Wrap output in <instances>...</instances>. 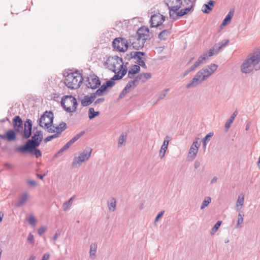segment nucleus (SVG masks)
Instances as JSON below:
<instances>
[{
	"instance_id": "obj_52",
	"label": "nucleus",
	"mask_w": 260,
	"mask_h": 260,
	"mask_svg": "<svg viewBox=\"0 0 260 260\" xmlns=\"http://www.w3.org/2000/svg\"><path fill=\"white\" fill-rule=\"evenodd\" d=\"M71 207V205L68 204V203L67 202H64L62 206V208L63 211H68Z\"/></svg>"
},
{
	"instance_id": "obj_63",
	"label": "nucleus",
	"mask_w": 260,
	"mask_h": 260,
	"mask_svg": "<svg viewBox=\"0 0 260 260\" xmlns=\"http://www.w3.org/2000/svg\"><path fill=\"white\" fill-rule=\"evenodd\" d=\"M50 257V254L48 253H45L42 258V260H48Z\"/></svg>"
},
{
	"instance_id": "obj_11",
	"label": "nucleus",
	"mask_w": 260,
	"mask_h": 260,
	"mask_svg": "<svg viewBox=\"0 0 260 260\" xmlns=\"http://www.w3.org/2000/svg\"><path fill=\"white\" fill-rule=\"evenodd\" d=\"M146 41V39L142 38L135 34L129 37L128 42V44H130L133 48L139 50L143 47Z\"/></svg>"
},
{
	"instance_id": "obj_14",
	"label": "nucleus",
	"mask_w": 260,
	"mask_h": 260,
	"mask_svg": "<svg viewBox=\"0 0 260 260\" xmlns=\"http://www.w3.org/2000/svg\"><path fill=\"white\" fill-rule=\"evenodd\" d=\"M172 26V22H169L167 24L166 26V28L165 25H161V27L159 28L160 29H162L161 31L158 35V38L160 40L165 41L167 40V38L171 34V29Z\"/></svg>"
},
{
	"instance_id": "obj_58",
	"label": "nucleus",
	"mask_w": 260,
	"mask_h": 260,
	"mask_svg": "<svg viewBox=\"0 0 260 260\" xmlns=\"http://www.w3.org/2000/svg\"><path fill=\"white\" fill-rule=\"evenodd\" d=\"M164 211H161L160 212H159L157 215L156 216L155 219V222L157 221L163 215L164 213Z\"/></svg>"
},
{
	"instance_id": "obj_41",
	"label": "nucleus",
	"mask_w": 260,
	"mask_h": 260,
	"mask_svg": "<svg viewBox=\"0 0 260 260\" xmlns=\"http://www.w3.org/2000/svg\"><path fill=\"white\" fill-rule=\"evenodd\" d=\"M192 6L181 10L178 12L179 16H183L187 14L192 8Z\"/></svg>"
},
{
	"instance_id": "obj_29",
	"label": "nucleus",
	"mask_w": 260,
	"mask_h": 260,
	"mask_svg": "<svg viewBox=\"0 0 260 260\" xmlns=\"http://www.w3.org/2000/svg\"><path fill=\"white\" fill-rule=\"evenodd\" d=\"M237 115V112L235 111L233 114L231 116L230 118L227 120L225 124V131L228 132L229 128L231 126V124L233 123V121L235 119V117Z\"/></svg>"
},
{
	"instance_id": "obj_37",
	"label": "nucleus",
	"mask_w": 260,
	"mask_h": 260,
	"mask_svg": "<svg viewBox=\"0 0 260 260\" xmlns=\"http://www.w3.org/2000/svg\"><path fill=\"white\" fill-rule=\"evenodd\" d=\"M44 129H46L49 133H53L56 132V127L53 123L45 127Z\"/></svg>"
},
{
	"instance_id": "obj_46",
	"label": "nucleus",
	"mask_w": 260,
	"mask_h": 260,
	"mask_svg": "<svg viewBox=\"0 0 260 260\" xmlns=\"http://www.w3.org/2000/svg\"><path fill=\"white\" fill-rule=\"evenodd\" d=\"M243 222V214H241L240 213H239L238 216V220H237V228L240 227L239 225L240 224H242Z\"/></svg>"
},
{
	"instance_id": "obj_31",
	"label": "nucleus",
	"mask_w": 260,
	"mask_h": 260,
	"mask_svg": "<svg viewBox=\"0 0 260 260\" xmlns=\"http://www.w3.org/2000/svg\"><path fill=\"white\" fill-rule=\"evenodd\" d=\"M56 133L60 135L61 133L67 128V124L61 122L58 125H56Z\"/></svg>"
},
{
	"instance_id": "obj_54",
	"label": "nucleus",
	"mask_w": 260,
	"mask_h": 260,
	"mask_svg": "<svg viewBox=\"0 0 260 260\" xmlns=\"http://www.w3.org/2000/svg\"><path fill=\"white\" fill-rule=\"evenodd\" d=\"M129 82L131 83L133 89L137 86L139 84V81L136 80L135 78L133 80L130 81Z\"/></svg>"
},
{
	"instance_id": "obj_45",
	"label": "nucleus",
	"mask_w": 260,
	"mask_h": 260,
	"mask_svg": "<svg viewBox=\"0 0 260 260\" xmlns=\"http://www.w3.org/2000/svg\"><path fill=\"white\" fill-rule=\"evenodd\" d=\"M28 221L30 225L34 226L36 225L37 220L32 215H30L28 219Z\"/></svg>"
},
{
	"instance_id": "obj_61",
	"label": "nucleus",
	"mask_w": 260,
	"mask_h": 260,
	"mask_svg": "<svg viewBox=\"0 0 260 260\" xmlns=\"http://www.w3.org/2000/svg\"><path fill=\"white\" fill-rule=\"evenodd\" d=\"M105 101V99L103 98H99L94 102V105H96L100 103L103 102Z\"/></svg>"
},
{
	"instance_id": "obj_8",
	"label": "nucleus",
	"mask_w": 260,
	"mask_h": 260,
	"mask_svg": "<svg viewBox=\"0 0 260 260\" xmlns=\"http://www.w3.org/2000/svg\"><path fill=\"white\" fill-rule=\"evenodd\" d=\"M145 55V53L143 52L133 51L129 54H127L124 58L127 60L134 58L136 60L135 62L138 64L137 65L141 66L143 68L146 69L147 66L145 63L144 59L142 57V56Z\"/></svg>"
},
{
	"instance_id": "obj_34",
	"label": "nucleus",
	"mask_w": 260,
	"mask_h": 260,
	"mask_svg": "<svg viewBox=\"0 0 260 260\" xmlns=\"http://www.w3.org/2000/svg\"><path fill=\"white\" fill-rule=\"evenodd\" d=\"M99 111L95 112L93 108H90L88 111V117L90 119L94 118L95 117L100 115Z\"/></svg>"
},
{
	"instance_id": "obj_24",
	"label": "nucleus",
	"mask_w": 260,
	"mask_h": 260,
	"mask_svg": "<svg viewBox=\"0 0 260 260\" xmlns=\"http://www.w3.org/2000/svg\"><path fill=\"white\" fill-rule=\"evenodd\" d=\"M28 198V195L27 193H24L20 196L18 202L16 204L15 206L17 207H21L23 206L26 202Z\"/></svg>"
},
{
	"instance_id": "obj_17",
	"label": "nucleus",
	"mask_w": 260,
	"mask_h": 260,
	"mask_svg": "<svg viewBox=\"0 0 260 260\" xmlns=\"http://www.w3.org/2000/svg\"><path fill=\"white\" fill-rule=\"evenodd\" d=\"M88 83L87 84L88 88L94 89L97 88L101 84V81L99 78L95 75L90 76V77L88 78Z\"/></svg>"
},
{
	"instance_id": "obj_12",
	"label": "nucleus",
	"mask_w": 260,
	"mask_h": 260,
	"mask_svg": "<svg viewBox=\"0 0 260 260\" xmlns=\"http://www.w3.org/2000/svg\"><path fill=\"white\" fill-rule=\"evenodd\" d=\"M32 122L29 119H27L24 123V128L22 131L19 132L21 137L23 139H27L30 138L32 134Z\"/></svg>"
},
{
	"instance_id": "obj_42",
	"label": "nucleus",
	"mask_w": 260,
	"mask_h": 260,
	"mask_svg": "<svg viewBox=\"0 0 260 260\" xmlns=\"http://www.w3.org/2000/svg\"><path fill=\"white\" fill-rule=\"evenodd\" d=\"M129 71L132 72L133 74H136L140 71V67L137 64H135L132 67V68L129 70Z\"/></svg>"
},
{
	"instance_id": "obj_38",
	"label": "nucleus",
	"mask_w": 260,
	"mask_h": 260,
	"mask_svg": "<svg viewBox=\"0 0 260 260\" xmlns=\"http://www.w3.org/2000/svg\"><path fill=\"white\" fill-rule=\"evenodd\" d=\"M85 134V131L81 132L80 133L77 134L72 139H71L69 141L70 143L72 144H74L76 141H77L81 137H82Z\"/></svg>"
},
{
	"instance_id": "obj_20",
	"label": "nucleus",
	"mask_w": 260,
	"mask_h": 260,
	"mask_svg": "<svg viewBox=\"0 0 260 260\" xmlns=\"http://www.w3.org/2000/svg\"><path fill=\"white\" fill-rule=\"evenodd\" d=\"M23 125V121L19 116L14 117L13 119V126L17 133L22 131Z\"/></svg>"
},
{
	"instance_id": "obj_2",
	"label": "nucleus",
	"mask_w": 260,
	"mask_h": 260,
	"mask_svg": "<svg viewBox=\"0 0 260 260\" xmlns=\"http://www.w3.org/2000/svg\"><path fill=\"white\" fill-rule=\"evenodd\" d=\"M260 62V51L254 53L244 60L241 66L242 73L249 74L253 71L254 67Z\"/></svg>"
},
{
	"instance_id": "obj_55",
	"label": "nucleus",
	"mask_w": 260,
	"mask_h": 260,
	"mask_svg": "<svg viewBox=\"0 0 260 260\" xmlns=\"http://www.w3.org/2000/svg\"><path fill=\"white\" fill-rule=\"evenodd\" d=\"M122 77H120V72H116L115 75L113 77L112 79L111 80H112L114 82L115 80H119L121 79Z\"/></svg>"
},
{
	"instance_id": "obj_30",
	"label": "nucleus",
	"mask_w": 260,
	"mask_h": 260,
	"mask_svg": "<svg viewBox=\"0 0 260 260\" xmlns=\"http://www.w3.org/2000/svg\"><path fill=\"white\" fill-rule=\"evenodd\" d=\"M116 201L114 198H111L108 201V209L110 211L113 212L116 209Z\"/></svg>"
},
{
	"instance_id": "obj_7",
	"label": "nucleus",
	"mask_w": 260,
	"mask_h": 260,
	"mask_svg": "<svg viewBox=\"0 0 260 260\" xmlns=\"http://www.w3.org/2000/svg\"><path fill=\"white\" fill-rule=\"evenodd\" d=\"M107 61L108 68L115 73L123 66L122 58L117 56L109 57Z\"/></svg>"
},
{
	"instance_id": "obj_39",
	"label": "nucleus",
	"mask_w": 260,
	"mask_h": 260,
	"mask_svg": "<svg viewBox=\"0 0 260 260\" xmlns=\"http://www.w3.org/2000/svg\"><path fill=\"white\" fill-rule=\"evenodd\" d=\"M211 201V199L210 197H206L202 204V205L201 206V209L202 210L204 209L206 207L208 206V205L210 203Z\"/></svg>"
},
{
	"instance_id": "obj_16",
	"label": "nucleus",
	"mask_w": 260,
	"mask_h": 260,
	"mask_svg": "<svg viewBox=\"0 0 260 260\" xmlns=\"http://www.w3.org/2000/svg\"><path fill=\"white\" fill-rule=\"evenodd\" d=\"M37 147L28 148L24 149V147H18L16 150L21 153H25L29 152L31 154L34 155L37 158L42 156V153L39 149H36Z\"/></svg>"
},
{
	"instance_id": "obj_35",
	"label": "nucleus",
	"mask_w": 260,
	"mask_h": 260,
	"mask_svg": "<svg viewBox=\"0 0 260 260\" xmlns=\"http://www.w3.org/2000/svg\"><path fill=\"white\" fill-rule=\"evenodd\" d=\"M178 5H174L173 6H171L169 7L170 10L177 12L179 9L181 8V6L182 5V1L181 0H177Z\"/></svg>"
},
{
	"instance_id": "obj_36",
	"label": "nucleus",
	"mask_w": 260,
	"mask_h": 260,
	"mask_svg": "<svg viewBox=\"0 0 260 260\" xmlns=\"http://www.w3.org/2000/svg\"><path fill=\"white\" fill-rule=\"evenodd\" d=\"M126 139V135L124 133H122L120 136L119 137V139L118 143V147H121L124 143L125 142Z\"/></svg>"
},
{
	"instance_id": "obj_57",
	"label": "nucleus",
	"mask_w": 260,
	"mask_h": 260,
	"mask_svg": "<svg viewBox=\"0 0 260 260\" xmlns=\"http://www.w3.org/2000/svg\"><path fill=\"white\" fill-rule=\"evenodd\" d=\"M27 241L31 244H34V237L32 234L30 233L27 237Z\"/></svg>"
},
{
	"instance_id": "obj_56",
	"label": "nucleus",
	"mask_w": 260,
	"mask_h": 260,
	"mask_svg": "<svg viewBox=\"0 0 260 260\" xmlns=\"http://www.w3.org/2000/svg\"><path fill=\"white\" fill-rule=\"evenodd\" d=\"M46 230V226H41V228H40L38 230V234L40 235V236H41L42 235H43L44 234V233L45 232V231Z\"/></svg>"
},
{
	"instance_id": "obj_6",
	"label": "nucleus",
	"mask_w": 260,
	"mask_h": 260,
	"mask_svg": "<svg viewBox=\"0 0 260 260\" xmlns=\"http://www.w3.org/2000/svg\"><path fill=\"white\" fill-rule=\"evenodd\" d=\"M92 149L89 147L86 148L78 156L75 157L72 163L73 168H78L82 162L88 160L91 156Z\"/></svg>"
},
{
	"instance_id": "obj_22",
	"label": "nucleus",
	"mask_w": 260,
	"mask_h": 260,
	"mask_svg": "<svg viewBox=\"0 0 260 260\" xmlns=\"http://www.w3.org/2000/svg\"><path fill=\"white\" fill-rule=\"evenodd\" d=\"M95 99L94 94H91L90 96L85 95L81 100V104L83 106L86 107L91 104Z\"/></svg>"
},
{
	"instance_id": "obj_32",
	"label": "nucleus",
	"mask_w": 260,
	"mask_h": 260,
	"mask_svg": "<svg viewBox=\"0 0 260 260\" xmlns=\"http://www.w3.org/2000/svg\"><path fill=\"white\" fill-rule=\"evenodd\" d=\"M115 84V82L112 80L107 81L105 84L102 85L100 89L105 93L106 90L108 87H111L113 86Z\"/></svg>"
},
{
	"instance_id": "obj_23",
	"label": "nucleus",
	"mask_w": 260,
	"mask_h": 260,
	"mask_svg": "<svg viewBox=\"0 0 260 260\" xmlns=\"http://www.w3.org/2000/svg\"><path fill=\"white\" fill-rule=\"evenodd\" d=\"M215 3L214 1L210 0L207 4H204L203 6L202 11L204 13L208 14L213 9V7Z\"/></svg>"
},
{
	"instance_id": "obj_5",
	"label": "nucleus",
	"mask_w": 260,
	"mask_h": 260,
	"mask_svg": "<svg viewBox=\"0 0 260 260\" xmlns=\"http://www.w3.org/2000/svg\"><path fill=\"white\" fill-rule=\"evenodd\" d=\"M43 139V133L41 131H37L34 133L30 139H28L24 145L20 147H24V149L28 148L38 147L41 144Z\"/></svg>"
},
{
	"instance_id": "obj_53",
	"label": "nucleus",
	"mask_w": 260,
	"mask_h": 260,
	"mask_svg": "<svg viewBox=\"0 0 260 260\" xmlns=\"http://www.w3.org/2000/svg\"><path fill=\"white\" fill-rule=\"evenodd\" d=\"M119 70H120L118 71V72H120V77H123L126 74V72H127L126 67L123 68L122 67V68H120Z\"/></svg>"
},
{
	"instance_id": "obj_26",
	"label": "nucleus",
	"mask_w": 260,
	"mask_h": 260,
	"mask_svg": "<svg viewBox=\"0 0 260 260\" xmlns=\"http://www.w3.org/2000/svg\"><path fill=\"white\" fill-rule=\"evenodd\" d=\"M209 57L208 52H205L199 57L195 63L199 67L200 65L205 63Z\"/></svg>"
},
{
	"instance_id": "obj_9",
	"label": "nucleus",
	"mask_w": 260,
	"mask_h": 260,
	"mask_svg": "<svg viewBox=\"0 0 260 260\" xmlns=\"http://www.w3.org/2000/svg\"><path fill=\"white\" fill-rule=\"evenodd\" d=\"M53 113L51 111H46L41 116L39 120V124L40 127L44 128L45 127L53 123Z\"/></svg>"
},
{
	"instance_id": "obj_59",
	"label": "nucleus",
	"mask_w": 260,
	"mask_h": 260,
	"mask_svg": "<svg viewBox=\"0 0 260 260\" xmlns=\"http://www.w3.org/2000/svg\"><path fill=\"white\" fill-rule=\"evenodd\" d=\"M194 169H198L201 166V162L199 160H196L194 162Z\"/></svg>"
},
{
	"instance_id": "obj_62",
	"label": "nucleus",
	"mask_w": 260,
	"mask_h": 260,
	"mask_svg": "<svg viewBox=\"0 0 260 260\" xmlns=\"http://www.w3.org/2000/svg\"><path fill=\"white\" fill-rule=\"evenodd\" d=\"M199 66H197V64L194 63L192 66H191L190 68L188 69L189 71L190 72H192V71H193L194 70H195V69L198 68Z\"/></svg>"
},
{
	"instance_id": "obj_47",
	"label": "nucleus",
	"mask_w": 260,
	"mask_h": 260,
	"mask_svg": "<svg viewBox=\"0 0 260 260\" xmlns=\"http://www.w3.org/2000/svg\"><path fill=\"white\" fill-rule=\"evenodd\" d=\"M72 144L71 143H70V142L69 141L68 143H67L59 151H58V153H61V152H63V151L67 150L68 148H70V147L72 145Z\"/></svg>"
},
{
	"instance_id": "obj_10",
	"label": "nucleus",
	"mask_w": 260,
	"mask_h": 260,
	"mask_svg": "<svg viewBox=\"0 0 260 260\" xmlns=\"http://www.w3.org/2000/svg\"><path fill=\"white\" fill-rule=\"evenodd\" d=\"M112 46L115 50L120 52H125L127 50L128 42L122 38H117L113 40Z\"/></svg>"
},
{
	"instance_id": "obj_18",
	"label": "nucleus",
	"mask_w": 260,
	"mask_h": 260,
	"mask_svg": "<svg viewBox=\"0 0 260 260\" xmlns=\"http://www.w3.org/2000/svg\"><path fill=\"white\" fill-rule=\"evenodd\" d=\"M200 146V143L198 141H194L189 149L188 157L191 158V160L194 159L197 156Z\"/></svg>"
},
{
	"instance_id": "obj_33",
	"label": "nucleus",
	"mask_w": 260,
	"mask_h": 260,
	"mask_svg": "<svg viewBox=\"0 0 260 260\" xmlns=\"http://www.w3.org/2000/svg\"><path fill=\"white\" fill-rule=\"evenodd\" d=\"M169 141H170L169 137L166 136L165 138L163 144L162 145L160 150L164 151V152H166V151L168 149V146Z\"/></svg>"
},
{
	"instance_id": "obj_4",
	"label": "nucleus",
	"mask_w": 260,
	"mask_h": 260,
	"mask_svg": "<svg viewBox=\"0 0 260 260\" xmlns=\"http://www.w3.org/2000/svg\"><path fill=\"white\" fill-rule=\"evenodd\" d=\"M61 105L67 112L71 113L76 111L78 103L75 97L72 95H66L62 98Z\"/></svg>"
},
{
	"instance_id": "obj_13",
	"label": "nucleus",
	"mask_w": 260,
	"mask_h": 260,
	"mask_svg": "<svg viewBox=\"0 0 260 260\" xmlns=\"http://www.w3.org/2000/svg\"><path fill=\"white\" fill-rule=\"evenodd\" d=\"M229 42V41L228 40H224L214 45V46L208 51V56H212L214 54H217L219 51L223 47L225 46Z\"/></svg>"
},
{
	"instance_id": "obj_28",
	"label": "nucleus",
	"mask_w": 260,
	"mask_h": 260,
	"mask_svg": "<svg viewBox=\"0 0 260 260\" xmlns=\"http://www.w3.org/2000/svg\"><path fill=\"white\" fill-rule=\"evenodd\" d=\"M98 248L97 244L92 243L90 245L89 256L91 259H94L96 256V252Z\"/></svg>"
},
{
	"instance_id": "obj_3",
	"label": "nucleus",
	"mask_w": 260,
	"mask_h": 260,
	"mask_svg": "<svg viewBox=\"0 0 260 260\" xmlns=\"http://www.w3.org/2000/svg\"><path fill=\"white\" fill-rule=\"evenodd\" d=\"M83 82V78L81 74L77 72L69 74L64 81L65 85L69 88L77 89Z\"/></svg>"
},
{
	"instance_id": "obj_40",
	"label": "nucleus",
	"mask_w": 260,
	"mask_h": 260,
	"mask_svg": "<svg viewBox=\"0 0 260 260\" xmlns=\"http://www.w3.org/2000/svg\"><path fill=\"white\" fill-rule=\"evenodd\" d=\"M169 91V88L166 89L164 90L163 91H162L158 95V99L157 100V102L160 100L164 99L166 97V95L168 94Z\"/></svg>"
},
{
	"instance_id": "obj_64",
	"label": "nucleus",
	"mask_w": 260,
	"mask_h": 260,
	"mask_svg": "<svg viewBox=\"0 0 260 260\" xmlns=\"http://www.w3.org/2000/svg\"><path fill=\"white\" fill-rule=\"evenodd\" d=\"M132 87L131 83L128 82L126 85L124 89H126L127 92H129L130 89Z\"/></svg>"
},
{
	"instance_id": "obj_44",
	"label": "nucleus",
	"mask_w": 260,
	"mask_h": 260,
	"mask_svg": "<svg viewBox=\"0 0 260 260\" xmlns=\"http://www.w3.org/2000/svg\"><path fill=\"white\" fill-rule=\"evenodd\" d=\"M221 223V221H218L215 223V224L214 225V226L212 229V231H211V234H214L217 231V230L218 229V228L220 226Z\"/></svg>"
},
{
	"instance_id": "obj_60",
	"label": "nucleus",
	"mask_w": 260,
	"mask_h": 260,
	"mask_svg": "<svg viewBox=\"0 0 260 260\" xmlns=\"http://www.w3.org/2000/svg\"><path fill=\"white\" fill-rule=\"evenodd\" d=\"M27 182L31 186H35L37 185L36 182L34 180H28Z\"/></svg>"
},
{
	"instance_id": "obj_51",
	"label": "nucleus",
	"mask_w": 260,
	"mask_h": 260,
	"mask_svg": "<svg viewBox=\"0 0 260 260\" xmlns=\"http://www.w3.org/2000/svg\"><path fill=\"white\" fill-rule=\"evenodd\" d=\"M143 78L142 79V82L144 83L146 81L151 77V73H143Z\"/></svg>"
},
{
	"instance_id": "obj_43",
	"label": "nucleus",
	"mask_w": 260,
	"mask_h": 260,
	"mask_svg": "<svg viewBox=\"0 0 260 260\" xmlns=\"http://www.w3.org/2000/svg\"><path fill=\"white\" fill-rule=\"evenodd\" d=\"M59 136V135L57 134L56 133L55 134H53L52 135H51V136H48L45 139H44V142L45 143H47L49 141H51L52 139H55V138H56L57 137H58Z\"/></svg>"
},
{
	"instance_id": "obj_15",
	"label": "nucleus",
	"mask_w": 260,
	"mask_h": 260,
	"mask_svg": "<svg viewBox=\"0 0 260 260\" xmlns=\"http://www.w3.org/2000/svg\"><path fill=\"white\" fill-rule=\"evenodd\" d=\"M165 17L160 14L152 15L150 20L151 26L153 27H157L160 25L161 26L162 22L165 21Z\"/></svg>"
},
{
	"instance_id": "obj_25",
	"label": "nucleus",
	"mask_w": 260,
	"mask_h": 260,
	"mask_svg": "<svg viewBox=\"0 0 260 260\" xmlns=\"http://www.w3.org/2000/svg\"><path fill=\"white\" fill-rule=\"evenodd\" d=\"M235 10L234 8L231 9L230 11L229 12L228 14L223 20L221 25L222 26H225L228 23H229L231 22V20L232 18V17L234 16Z\"/></svg>"
},
{
	"instance_id": "obj_21",
	"label": "nucleus",
	"mask_w": 260,
	"mask_h": 260,
	"mask_svg": "<svg viewBox=\"0 0 260 260\" xmlns=\"http://www.w3.org/2000/svg\"><path fill=\"white\" fill-rule=\"evenodd\" d=\"M149 31L148 28L141 27L137 30L136 34L142 38L146 39V40H149L150 39Z\"/></svg>"
},
{
	"instance_id": "obj_1",
	"label": "nucleus",
	"mask_w": 260,
	"mask_h": 260,
	"mask_svg": "<svg viewBox=\"0 0 260 260\" xmlns=\"http://www.w3.org/2000/svg\"><path fill=\"white\" fill-rule=\"evenodd\" d=\"M218 66L213 63L200 70L193 79L186 85L187 88H192L209 78L217 70Z\"/></svg>"
},
{
	"instance_id": "obj_50",
	"label": "nucleus",
	"mask_w": 260,
	"mask_h": 260,
	"mask_svg": "<svg viewBox=\"0 0 260 260\" xmlns=\"http://www.w3.org/2000/svg\"><path fill=\"white\" fill-rule=\"evenodd\" d=\"M105 93L101 89L99 88L95 93H92V94H94L95 96V99L97 96H102L104 95Z\"/></svg>"
},
{
	"instance_id": "obj_49",
	"label": "nucleus",
	"mask_w": 260,
	"mask_h": 260,
	"mask_svg": "<svg viewBox=\"0 0 260 260\" xmlns=\"http://www.w3.org/2000/svg\"><path fill=\"white\" fill-rule=\"evenodd\" d=\"M170 17L171 18L175 20L179 16L178 12H173L171 10L169 11Z\"/></svg>"
},
{
	"instance_id": "obj_19",
	"label": "nucleus",
	"mask_w": 260,
	"mask_h": 260,
	"mask_svg": "<svg viewBox=\"0 0 260 260\" xmlns=\"http://www.w3.org/2000/svg\"><path fill=\"white\" fill-rule=\"evenodd\" d=\"M16 132L13 129L8 131L4 135H0V138L8 142L15 141L16 139Z\"/></svg>"
},
{
	"instance_id": "obj_27",
	"label": "nucleus",
	"mask_w": 260,
	"mask_h": 260,
	"mask_svg": "<svg viewBox=\"0 0 260 260\" xmlns=\"http://www.w3.org/2000/svg\"><path fill=\"white\" fill-rule=\"evenodd\" d=\"M244 201V196L243 194L241 193L239 196L236 203L235 209L237 211H240V210L242 209Z\"/></svg>"
},
{
	"instance_id": "obj_48",
	"label": "nucleus",
	"mask_w": 260,
	"mask_h": 260,
	"mask_svg": "<svg viewBox=\"0 0 260 260\" xmlns=\"http://www.w3.org/2000/svg\"><path fill=\"white\" fill-rule=\"evenodd\" d=\"M213 135V133H209L208 134H207L205 137L203 139V145L205 147H206V141L210 140V138L212 137Z\"/></svg>"
}]
</instances>
